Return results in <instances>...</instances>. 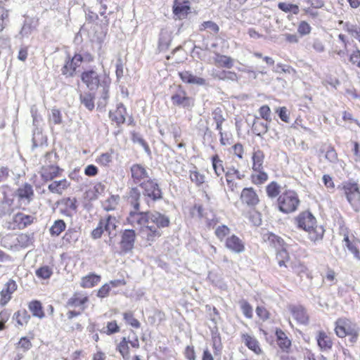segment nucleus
I'll return each mask as SVG.
<instances>
[{
	"label": "nucleus",
	"instance_id": "45",
	"mask_svg": "<svg viewBox=\"0 0 360 360\" xmlns=\"http://www.w3.org/2000/svg\"><path fill=\"white\" fill-rule=\"evenodd\" d=\"M211 341L214 355L220 356L223 349V344L220 333L218 332L212 333Z\"/></svg>",
	"mask_w": 360,
	"mask_h": 360
},
{
	"label": "nucleus",
	"instance_id": "50",
	"mask_svg": "<svg viewBox=\"0 0 360 360\" xmlns=\"http://www.w3.org/2000/svg\"><path fill=\"white\" fill-rule=\"evenodd\" d=\"M212 117L216 122V129L219 131L221 136H222V124L225 119L223 116L222 110L219 108H215L212 111Z\"/></svg>",
	"mask_w": 360,
	"mask_h": 360
},
{
	"label": "nucleus",
	"instance_id": "44",
	"mask_svg": "<svg viewBox=\"0 0 360 360\" xmlns=\"http://www.w3.org/2000/svg\"><path fill=\"white\" fill-rule=\"evenodd\" d=\"M141 193L137 187L131 188L128 194V200L134 210L138 211L140 210Z\"/></svg>",
	"mask_w": 360,
	"mask_h": 360
},
{
	"label": "nucleus",
	"instance_id": "61",
	"mask_svg": "<svg viewBox=\"0 0 360 360\" xmlns=\"http://www.w3.org/2000/svg\"><path fill=\"white\" fill-rule=\"evenodd\" d=\"M258 111L262 119L267 122H271V110L268 105H262Z\"/></svg>",
	"mask_w": 360,
	"mask_h": 360
},
{
	"label": "nucleus",
	"instance_id": "33",
	"mask_svg": "<svg viewBox=\"0 0 360 360\" xmlns=\"http://www.w3.org/2000/svg\"><path fill=\"white\" fill-rule=\"evenodd\" d=\"M70 186V182L66 179H63L59 181H53L49 185L48 189L52 193L61 195Z\"/></svg>",
	"mask_w": 360,
	"mask_h": 360
},
{
	"label": "nucleus",
	"instance_id": "35",
	"mask_svg": "<svg viewBox=\"0 0 360 360\" xmlns=\"http://www.w3.org/2000/svg\"><path fill=\"white\" fill-rule=\"evenodd\" d=\"M252 172L250 174V179L254 185L261 186L267 181L269 179L268 174L264 170L263 168L259 169H252Z\"/></svg>",
	"mask_w": 360,
	"mask_h": 360
},
{
	"label": "nucleus",
	"instance_id": "11",
	"mask_svg": "<svg viewBox=\"0 0 360 360\" xmlns=\"http://www.w3.org/2000/svg\"><path fill=\"white\" fill-rule=\"evenodd\" d=\"M239 200L243 205L248 208H256L260 202V198L257 190L252 187H245L242 189Z\"/></svg>",
	"mask_w": 360,
	"mask_h": 360
},
{
	"label": "nucleus",
	"instance_id": "13",
	"mask_svg": "<svg viewBox=\"0 0 360 360\" xmlns=\"http://www.w3.org/2000/svg\"><path fill=\"white\" fill-rule=\"evenodd\" d=\"M224 176L228 190L233 193L237 192L240 188V185L238 181H240L244 179L245 175L238 169L234 167H231L227 169Z\"/></svg>",
	"mask_w": 360,
	"mask_h": 360
},
{
	"label": "nucleus",
	"instance_id": "12",
	"mask_svg": "<svg viewBox=\"0 0 360 360\" xmlns=\"http://www.w3.org/2000/svg\"><path fill=\"white\" fill-rule=\"evenodd\" d=\"M136 238V231L134 229H124L120 232V254H126L132 251Z\"/></svg>",
	"mask_w": 360,
	"mask_h": 360
},
{
	"label": "nucleus",
	"instance_id": "10",
	"mask_svg": "<svg viewBox=\"0 0 360 360\" xmlns=\"http://www.w3.org/2000/svg\"><path fill=\"white\" fill-rule=\"evenodd\" d=\"M84 61L82 54L75 53L72 57L68 56L61 68L62 75L66 77H73Z\"/></svg>",
	"mask_w": 360,
	"mask_h": 360
},
{
	"label": "nucleus",
	"instance_id": "7",
	"mask_svg": "<svg viewBox=\"0 0 360 360\" xmlns=\"http://www.w3.org/2000/svg\"><path fill=\"white\" fill-rule=\"evenodd\" d=\"M347 202L352 209L356 212H360V185L354 180L344 181L340 186Z\"/></svg>",
	"mask_w": 360,
	"mask_h": 360
},
{
	"label": "nucleus",
	"instance_id": "36",
	"mask_svg": "<svg viewBox=\"0 0 360 360\" xmlns=\"http://www.w3.org/2000/svg\"><path fill=\"white\" fill-rule=\"evenodd\" d=\"M101 281V276L94 273H90L81 278L80 286L83 288H92Z\"/></svg>",
	"mask_w": 360,
	"mask_h": 360
},
{
	"label": "nucleus",
	"instance_id": "28",
	"mask_svg": "<svg viewBox=\"0 0 360 360\" xmlns=\"http://www.w3.org/2000/svg\"><path fill=\"white\" fill-rule=\"evenodd\" d=\"M275 260L281 269H288L290 266V263L293 262L291 261L288 248L277 250L275 253Z\"/></svg>",
	"mask_w": 360,
	"mask_h": 360
},
{
	"label": "nucleus",
	"instance_id": "55",
	"mask_svg": "<svg viewBox=\"0 0 360 360\" xmlns=\"http://www.w3.org/2000/svg\"><path fill=\"white\" fill-rule=\"evenodd\" d=\"M15 318L19 326L27 325L30 320V315L25 309L19 310L15 314Z\"/></svg>",
	"mask_w": 360,
	"mask_h": 360
},
{
	"label": "nucleus",
	"instance_id": "34",
	"mask_svg": "<svg viewBox=\"0 0 360 360\" xmlns=\"http://www.w3.org/2000/svg\"><path fill=\"white\" fill-rule=\"evenodd\" d=\"M265 155L262 150L258 146L254 147L252 154V169H259L263 168Z\"/></svg>",
	"mask_w": 360,
	"mask_h": 360
},
{
	"label": "nucleus",
	"instance_id": "27",
	"mask_svg": "<svg viewBox=\"0 0 360 360\" xmlns=\"http://www.w3.org/2000/svg\"><path fill=\"white\" fill-rule=\"evenodd\" d=\"M36 220V217L32 215L25 214L22 212H18L13 218L14 227L18 229H24L28 226L32 224Z\"/></svg>",
	"mask_w": 360,
	"mask_h": 360
},
{
	"label": "nucleus",
	"instance_id": "46",
	"mask_svg": "<svg viewBox=\"0 0 360 360\" xmlns=\"http://www.w3.org/2000/svg\"><path fill=\"white\" fill-rule=\"evenodd\" d=\"M211 162L214 172L217 176L219 177L221 176L224 173L225 174L224 162L218 154L212 156Z\"/></svg>",
	"mask_w": 360,
	"mask_h": 360
},
{
	"label": "nucleus",
	"instance_id": "19",
	"mask_svg": "<svg viewBox=\"0 0 360 360\" xmlns=\"http://www.w3.org/2000/svg\"><path fill=\"white\" fill-rule=\"evenodd\" d=\"M276 342L281 352L290 353L292 351V340L285 331L280 328L275 329Z\"/></svg>",
	"mask_w": 360,
	"mask_h": 360
},
{
	"label": "nucleus",
	"instance_id": "41",
	"mask_svg": "<svg viewBox=\"0 0 360 360\" xmlns=\"http://www.w3.org/2000/svg\"><path fill=\"white\" fill-rule=\"evenodd\" d=\"M100 221L101 224L103 225L105 229V231L108 232L110 238H112L110 236L112 231H115L117 226L116 217L112 215H108L105 217L101 219Z\"/></svg>",
	"mask_w": 360,
	"mask_h": 360
},
{
	"label": "nucleus",
	"instance_id": "30",
	"mask_svg": "<svg viewBox=\"0 0 360 360\" xmlns=\"http://www.w3.org/2000/svg\"><path fill=\"white\" fill-rule=\"evenodd\" d=\"M178 75L181 80L185 84H196L198 86H203L206 84V80L204 78L194 75L189 70L179 72Z\"/></svg>",
	"mask_w": 360,
	"mask_h": 360
},
{
	"label": "nucleus",
	"instance_id": "16",
	"mask_svg": "<svg viewBox=\"0 0 360 360\" xmlns=\"http://www.w3.org/2000/svg\"><path fill=\"white\" fill-rule=\"evenodd\" d=\"M63 169L55 165H44L41 167L39 174L41 178L45 182L52 181L55 178L60 177Z\"/></svg>",
	"mask_w": 360,
	"mask_h": 360
},
{
	"label": "nucleus",
	"instance_id": "54",
	"mask_svg": "<svg viewBox=\"0 0 360 360\" xmlns=\"http://www.w3.org/2000/svg\"><path fill=\"white\" fill-rule=\"evenodd\" d=\"M119 201L120 196L118 195H112L103 203V208L107 211L115 210Z\"/></svg>",
	"mask_w": 360,
	"mask_h": 360
},
{
	"label": "nucleus",
	"instance_id": "39",
	"mask_svg": "<svg viewBox=\"0 0 360 360\" xmlns=\"http://www.w3.org/2000/svg\"><path fill=\"white\" fill-rule=\"evenodd\" d=\"M214 63L217 67L230 69L233 66V60L230 56L216 53Z\"/></svg>",
	"mask_w": 360,
	"mask_h": 360
},
{
	"label": "nucleus",
	"instance_id": "23",
	"mask_svg": "<svg viewBox=\"0 0 360 360\" xmlns=\"http://www.w3.org/2000/svg\"><path fill=\"white\" fill-rule=\"evenodd\" d=\"M105 186L101 182H97L92 186H89L84 193L83 197L86 201L91 202L97 200L104 194Z\"/></svg>",
	"mask_w": 360,
	"mask_h": 360
},
{
	"label": "nucleus",
	"instance_id": "24",
	"mask_svg": "<svg viewBox=\"0 0 360 360\" xmlns=\"http://www.w3.org/2000/svg\"><path fill=\"white\" fill-rule=\"evenodd\" d=\"M316 340L319 349L322 352H328L332 349L333 340L329 333H326L324 330L318 331Z\"/></svg>",
	"mask_w": 360,
	"mask_h": 360
},
{
	"label": "nucleus",
	"instance_id": "1",
	"mask_svg": "<svg viewBox=\"0 0 360 360\" xmlns=\"http://www.w3.org/2000/svg\"><path fill=\"white\" fill-rule=\"evenodd\" d=\"M126 221L137 229L142 238L150 245L162 236L161 229L170 224L169 217L159 212H140L135 210L129 213Z\"/></svg>",
	"mask_w": 360,
	"mask_h": 360
},
{
	"label": "nucleus",
	"instance_id": "6",
	"mask_svg": "<svg viewBox=\"0 0 360 360\" xmlns=\"http://www.w3.org/2000/svg\"><path fill=\"white\" fill-rule=\"evenodd\" d=\"M276 204L281 212L288 214L298 210L300 200L295 191L286 189L278 197Z\"/></svg>",
	"mask_w": 360,
	"mask_h": 360
},
{
	"label": "nucleus",
	"instance_id": "49",
	"mask_svg": "<svg viewBox=\"0 0 360 360\" xmlns=\"http://www.w3.org/2000/svg\"><path fill=\"white\" fill-rule=\"evenodd\" d=\"M53 274V268L48 265L41 266L35 271L36 276L41 280L49 279Z\"/></svg>",
	"mask_w": 360,
	"mask_h": 360
},
{
	"label": "nucleus",
	"instance_id": "9",
	"mask_svg": "<svg viewBox=\"0 0 360 360\" xmlns=\"http://www.w3.org/2000/svg\"><path fill=\"white\" fill-rule=\"evenodd\" d=\"M140 348V341L137 335L132 339L129 337H122L120 342L116 345V351L120 354L124 360H130L131 351Z\"/></svg>",
	"mask_w": 360,
	"mask_h": 360
},
{
	"label": "nucleus",
	"instance_id": "5",
	"mask_svg": "<svg viewBox=\"0 0 360 360\" xmlns=\"http://www.w3.org/2000/svg\"><path fill=\"white\" fill-rule=\"evenodd\" d=\"M90 299L88 293L82 290L75 291L66 302V307L72 309L67 314L68 320L80 316L88 307Z\"/></svg>",
	"mask_w": 360,
	"mask_h": 360
},
{
	"label": "nucleus",
	"instance_id": "37",
	"mask_svg": "<svg viewBox=\"0 0 360 360\" xmlns=\"http://www.w3.org/2000/svg\"><path fill=\"white\" fill-rule=\"evenodd\" d=\"M290 267L292 272L297 276L302 277L303 276H306L307 277L311 278V272L304 262L300 260L297 262H293L292 263H290Z\"/></svg>",
	"mask_w": 360,
	"mask_h": 360
},
{
	"label": "nucleus",
	"instance_id": "56",
	"mask_svg": "<svg viewBox=\"0 0 360 360\" xmlns=\"http://www.w3.org/2000/svg\"><path fill=\"white\" fill-rule=\"evenodd\" d=\"M256 314L258 319L262 322H266L271 317L269 310L264 306H257L255 309Z\"/></svg>",
	"mask_w": 360,
	"mask_h": 360
},
{
	"label": "nucleus",
	"instance_id": "38",
	"mask_svg": "<svg viewBox=\"0 0 360 360\" xmlns=\"http://www.w3.org/2000/svg\"><path fill=\"white\" fill-rule=\"evenodd\" d=\"M77 202L75 198H63L60 202V205L63 207V213L70 215L72 212H75L77 208Z\"/></svg>",
	"mask_w": 360,
	"mask_h": 360
},
{
	"label": "nucleus",
	"instance_id": "62",
	"mask_svg": "<svg viewBox=\"0 0 360 360\" xmlns=\"http://www.w3.org/2000/svg\"><path fill=\"white\" fill-rule=\"evenodd\" d=\"M120 331V328L118 326L117 321H108L106 323L105 330L104 333L108 335H111L115 333H117Z\"/></svg>",
	"mask_w": 360,
	"mask_h": 360
},
{
	"label": "nucleus",
	"instance_id": "3",
	"mask_svg": "<svg viewBox=\"0 0 360 360\" xmlns=\"http://www.w3.org/2000/svg\"><path fill=\"white\" fill-rule=\"evenodd\" d=\"M80 79L89 90L94 91L101 88L103 98L108 97L111 79L105 71L99 73L94 68L86 69L82 72Z\"/></svg>",
	"mask_w": 360,
	"mask_h": 360
},
{
	"label": "nucleus",
	"instance_id": "25",
	"mask_svg": "<svg viewBox=\"0 0 360 360\" xmlns=\"http://www.w3.org/2000/svg\"><path fill=\"white\" fill-rule=\"evenodd\" d=\"M131 176L136 184H139L143 181L150 179L146 169L139 164H134L131 167Z\"/></svg>",
	"mask_w": 360,
	"mask_h": 360
},
{
	"label": "nucleus",
	"instance_id": "20",
	"mask_svg": "<svg viewBox=\"0 0 360 360\" xmlns=\"http://www.w3.org/2000/svg\"><path fill=\"white\" fill-rule=\"evenodd\" d=\"M225 247L236 254L242 253L245 250L244 241L235 234H232L225 239Z\"/></svg>",
	"mask_w": 360,
	"mask_h": 360
},
{
	"label": "nucleus",
	"instance_id": "22",
	"mask_svg": "<svg viewBox=\"0 0 360 360\" xmlns=\"http://www.w3.org/2000/svg\"><path fill=\"white\" fill-rule=\"evenodd\" d=\"M18 288L16 282L13 279H9L4 285L0 292V305H6L12 298L13 293L16 291Z\"/></svg>",
	"mask_w": 360,
	"mask_h": 360
},
{
	"label": "nucleus",
	"instance_id": "21",
	"mask_svg": "<svg viewBox=\"0 0 360 360\" xmlns=\"http://www.w3.org/2000/svg\"><path fill=\"white\" fill-rule=\"evenodd\" d=\"M172 12L173 14L179 20L186 18L191 12L189 1L174 0L172 6Z\"/></svg>",
	"mask_w": 360,
	"mask_h": 360
},
{
	"label": "nucleus",
	"instance_id": "59",
	"mask_svg": "<svg viewBox=\"0 0 360 360\" xmlns=\"http://www.w3.org/2000/svg\"><path fill=\"white\" fill-rule=\"evenodd\" d=\"M278 7L280 10H281L282 11H283L285 13L292 12V13H294L295 15H297L300 11L298 6L296 4H287L285 2H280L278 4Z\"/></svg>",
	"mask_w": 360,
	"mask_h": 360
},
{
	"label": "nucleus",
	"instance_id": "42",
	"mask_svg": "<svg viewBox=\"0 0 360 360\" xmlns=\"http://www.w3.org/2000/svg\"><path fill=\"white\" fill-rule=\"evenodd\" d=\"M243 215L253 226H259L262 224V214L256 208H249V210L244 212Z\"/></svg>",
	"mask_w": 360,
	"mask_h": 360
},
{
	"label": "nucleus",
	"instance_id": "29",
	"mask_svg": "<svg viewBox=\"0 0 360 360\" xmlns=\"http://www.w3.org/2000/svg\"><path fill=\"white\" fill-rule=\"evenodd\" d=\"M127 109L122 103L117 105L115 110H112L109 112L110 120L115 122L117 126L124 124L126 120Z\"/></svg>",
	"mask_w": 360,
	"mask_h": 360
},
{
	"label": "nucleus",
	"instance_id": "40",
	"mask_svg": "<svg viewBox=\"0 0 360 360\" xmlns=\"http://www.w3.org/2000/svg\"><path fill=\"white\" fill-rule=\"evenodd\" d=\"M28 309L32 313L33 316H35L39 319L45 317V312L42 304L39 300H32L28 303Z\"/></svg>",
	"mask_w": 360,
	"mask_h": 360
},
{
	"label": "nucleus",
	"instance_id": "48",
	"mask_svg": "<svg viewBox=\"0 0 360 360\" xmlns=\"http://www.w3.org/2000/svg\"><path fill=\"white\" fill-rule=\"evenodd\" d=\"M199 31H207L211 34L217 35L219 32V27L213 21H205L200 25Z\"/></svg>",
	"mask_w": 360,
	"mask_h": 360
},
{
	"label": "nucleus",
	"instance_id": "8",
	"mask_svg": "<svg viewBox=\"0 0 360 360\" xmlns=\"http://www.w3.org/2000/svg\"><path fill=\"white\" fill-rule=\"evenodd\" d=\"M189 216L191 218H198L205 219L207 228H213L219 223L218 219L215 217L214 211L212 208H206L200 202H196L189 210Z\"/></svg>",
	"mask_w": 360,
	"mask_h": 360
},
{
	"label": "nucleus",
	"instance_id": "53",
	"mask_svg": "<svg viewBox=\"0 0 360 360\" xmlns=\"http://www.w3.org/2000/svg\"><path fill=\"white\" fill-rule=\"evenodd\" d=\"M81 103L90 111L93 110L95 105V96L93 94L88 92L80 96Z\"/></svg>",
	"mask_w": 360,
	"mask_h": 360
},
{
	"label": "nucleus",
	"instance_id": "31",
	"mask_svg": "<svg viewBox=\"0 0 360 360\" xmlns=\"http://www.w3.org/2000/svg\"><path fill=\"white\" fill-rule=\"evenodd\" d=\"M242 340L245 345L255 354L259 355L262 353V349L258 340L253 335L248 333H243L241 335Z\"/></svg>",
	"mask_w": 360,
	"mask_h": 360
},
{
	"label": "nucleus",
	"instance_id": "15",
	"mask_svg": "<svg viewBox=\"0 0 360 360\" xmlns=\"http://www.w3.org/2000/svg\"><path fill=\"white\" fill-rule=\"evenodd\" d=\"M171 100L174 105L184 108H191L194 105L195 102L194 98L188 96L181 85L178 86L177 92L171 96Z\"/></svg>",
	"mask_w": 360,
	"mask_h": 360
},
{
	"label": "nucleus",
	"instance_id": "57",
	"mask_svg": "<svg viewBox=\"0 0 360 360\" xmlns=\"http://www.w3.org/2000/svg\"><path fill=\"white\" fill-rule=\"evenodd\" d=\"M268 129L269 127L267 124L257 120H254L252 124V131L257 136H262L266 134L268 131Z\"/></svg>",
	"mask_w": 360,
	"mask_h": 360
},
{
	"label": "nucleus",
	"instance_id": "17",
	"mask_svg": "<svg viewBox=\"0 0 360 360\" xmlns=\"http://www.w3.org/2000/svg\"><path fill=\"white\" fill-rule=\"evenodd\" d=\"M344 245L348 249V250L354 255V258L360 260V250L359 245L360 240L356 238L353 234H349L347 231L344 233L343 238Z\"/></svg>",
	"mask_w": 360,
	"mask_h": 360
},
{
	"label": "nucleus",
	"instance_id": "64",
	"mask_svg": "<svg viewBox=\"0 0 360 360\" xmlns=\"http://www.w3.org/2000/svg\"><path fill=\"white\" fill-rule=\"evenodd\" d=\"M345 30L360 43V27L356 25L346 24Z\"/></svg>",
	"mask_w": 360,
	"mask_h": 360
},
{
	"label": "nucleus",
	"instance_id": "14",
	"mask_svg": "<svg viewBox=\"0 0 360 360\" xmlns=\"http://www.w3.org/2000/svg\"><path fill=\"white\" fill-rule=\"evenodd\" d=\"M140 187L143 189V195L152 200L155 201L162 198V192L159 186L151 179L141 182Z\"/></svg>",
	"mask_w": 360,
	"mask_h": 360
},
{
	"label": "nucleus",
	"instance_id": "47",
	"mask_svg": "<svg viewBox=\"0 0 360 360\" xmlns=\"http://www.w3.org/2000/svg\"><path fill=\"white\" fill-rule=\"evenodd\" d=\"M123 320L125 323L131 327L139 329L141 327L140 321L135 317L133 311H127L122 313Z\"/></svg>",
	"mask_w": 360,
	"mask_h": 360
},
{
	"label": "nucleus",
	"instance_id": "18",
	"mask_svg": "<svg viewBox=\"0 0 360 360\" xmlns=\"http://www.w3.org/2000/svg\"><path fill=\"white\" fill-rule=\"evenodd\" d=\"M15 196L19 202L30 203L34 198L33 186L29 183H24L15 191Z\"/></svg>",
	"mask_w": 360,
	"mask_h": 360
},
{
	"label": "nucleus",
	"instance_id": "4",
	"mask_svg": "<svg viewBox=\"0 0 360 360\" xmlns=\"http://www.w3.org/2000/svg\"><path fill=\"white\" fill-rule=\"evenodd\" d=\"M334 332L339 338H348L352 345L356 342L359 336L357 324L347 317H340L335 321Z\"/></svg>",
	"mask_w": 360,
	"mask_h": 360
},
{
	"label": "nucleus",
	"instance_id": "32",
	"mask_svg": "<svg viewBox=\"0 0 360 360\" xmlns=\"http://www.w3.org/2000/svg\"><path fill=\"white\" fill-rule=\"evenodd\" d=\"M288 311L293 318L300 323H306L308 320V316L305 309L301 305L290 304L288 306Z\"/></svg>",
	"mask_w": 360,
	"mask_h": 360
},
{
	"label": "nucleus",
	"instance_id": "43",
	"mask_svg": "<svg viewBox=\"0 0 360 360\" xmlns=\"http://www.w3.org/2000/svg\"><path fill=\"white\" fill-rule=\"evenodd\" d=\"M281 186L276 181H272L269 183L265 187V191L267 197L271 199H274L281 194Z\"/></svg>",
	"mask_w": 360,
	"mask_h": 360
},
{
	"label": "nucleus",
	"instance_id": "60",
	"mask_svg": "<svg viewBox=\"0 0 360 360\" xmlns=\"http://www.w3.org/2000/svg\"><path fill=\"white\" fill-rule=\"evenodd\" d=\"M240 307L244 316L248 319H252L253 316V309L250 304L246 300L240 302Z\"/></svg>",
	"mask_w": 360,
	"mask_h": 360
},
{
	"label": "nucleus",
	"instance_id": "26",
	"mask_svg": "<svg viewBox=\"0 0 360 360\" xmlns=\"http://www.w3.org/2000/svg\"><path fill=\"white\" fill-rule=\"evenodd\" d=\"M262 238L264 242L267 243L271 247L274 248L276 252L277 250L288 248V244L284 239L272 232L264 233Z\"/></svg>",
	"mask_w": 360,
	"mask_h": 360
},
{
	"label": "nucleus",
	"instance_id": "51",
	"mask_svg": "<svg viewBox=\"0 0 360 360\" xmlns=\"http://www.w3.org/2000/svg\"><path fill=\"white\" fill-rule=\"evenodd\" d=\"M189 178L198 186H201L205 181V176L201 174L196 167H194L193 170L189 172Z\"/></svg>",
	"mask_w": 360,
	"mask_h": 360
},
{
	"label": "nucleus",
	"instance_id": "52",
	"mask_svg": "<svg viewBox=\"0 0 360 360\" xmlns=\"http://www.w3.org/2000/svg\"><path fill=\"white\" fill-rule=\"evenodd\" d=\"M66 229V224L63 219L56 220L49 229L52 236H58Z\"/></svg>",
	"mask_w": 360,
	"mask_h": 360
},
{
	"label": "nucleus",
	"instance_id": "2",
	"mask_svg": "<svg viewBox=\"0 0 360 360\" xmlns=\"http://www.w3.org/2000/svg\"><path fill=\"white\" fill-rule=\"evenodd\" d=\"M296 226L308 233L309 238L314 242L321 240L324 235L323 227L317 224L316 217L309 210L300 212L295 218Z\"/></svg>",
	"mask_w": 360,
	"mask_h": 360
},
{
	"label": "nucleus",
	"instance_id": "63",
	"mask_svg": "<svg viewBox=\"0 0 360 360\" xmlns=\"http://www.w3.org/2000/svg\"><path fill=\"white\" fill-rule=\"evenodd\" d=\"M349 61L350 63L358 68H360V50L356 49L354 50L349 55Z\"/></svg>",
	"mask_w": 360,
	"mask_h": 360
},
{
	"label": "nucleus",
	"instance_id": "58",
	"mask_svg": "<svg viewBox=\"0 0 360 360\" xmlns=\"http://www.w3.org/2000/svg\"><path fill=\"white\" fill-rule=\"evenodd\" d=\"M230 232L231 229L226 225L222 224L216 228L214 234L220 241H222L226 237H228Z\"/></svg>",
	"mask_w": 360,
	"mask_h": 360
}]
</instances>
